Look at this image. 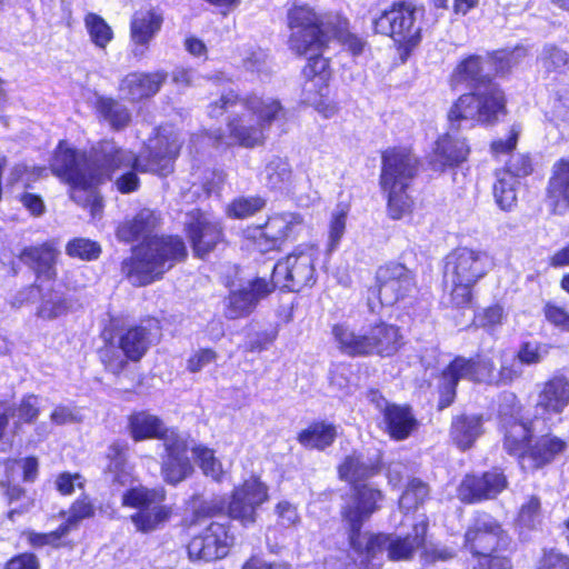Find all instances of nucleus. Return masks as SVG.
<instances>
[{"label":"nucleus","instance_id":"f257e3e1","mask_svg":"<svg viewBox=\"0 0 569 569\" xmlns=\"http://www.w3.org/2000/svg\"><path fill=\"white\" fill-rule=\"evenodd\" d=\"M290 36L289 49L297 56L308 57L302 73L306 86L315 87L322 97L330 78L329 60L322 56L330 41L331 27H341L339 14H321L308 4H295L287 13ZM311 90V88H308Z\"/></svg>","mask_w":569,"mask_h":569},{"label":"nucleus","instance_id":"f03ea898","mask_svg":"<svg viewBox=\"0 0 569 569\" xmlns=\"http://www.w3.org/2000/svg\"><path fill=\"white\" fill-rule=\"evenodd\" d=\"M240 104L241 112L228 122L229 134H216L219 146L237 143L246 148L263 144L273 123H284L287 110L281 102L269 96L251 93L242 99L233 91H228L208 106L210 117H219L230 108Z\"/></svg>","mask_w":569,"mask_h":569},{"label":"nucleus","instance_id":"7ed1b4c3","mask_svg":"<svg viewBox=\"0 0 569 569\" xmlns=\"http://www.w3.org/2000/svg\"><path fill=\"white\" fill-rule=\"evenodd\" d=\"M149 154L137 156L130 150L118 147L113 141H102L92 150L90 180L91 189L109 179L116 170L132 168L139 172H154L167 176L172 171L181 142L178 133L160 128L156 138L148 142Z\"/></svg>","mask_w":569,"mask_h":569},{"label":"nucleus","instance_id":"20e7f679","mask_svg":"<svg viewBox=\"0 0 569 569\" xmlns=\"http://www.w3.org/2000/svg\"><path fill=\"white\" fill-rule=\"evenodd\" d=\"M490 59L470 56L461 61L453 74L455 83H467L473 91L459 97L451 107L448 119L451 130L460 128V121L491 124L505 112V96L490 79Z\"/></svg>","mask_w":569,"mask_h":569},{"label":"nucleus","instance_id":"39448f33","mask_svg":"<svg viewBox=\"0 0 569 569\" xmlns=\"http://www.w3.org/2000/svg\"><path fill=\"white\" fill-rule=\"evenodd\" d=\"M186 246L179 237H153L133 250L122 262V272L137 286L159 279L173 263L186 256Z\"/></svg>","mask_w":569,"mask_h":569},{"label":"nucleus","instance_id":"423d86ee","mask_svg":"<svg viewBox=\"0 0 569 569\" xmlns=\"http://www.w3.org/2000/svg\"><path fill=\"white\" fill-rule=\"evenodd\" d=\"M493 258L485 250L459 247L452 250L445 262V284L450 290L451 301L457 307L471 301L473 286L493 268Z\"/></svg>","mask_w":569,"mask_h":569},{"label":"nucleus","instance_id":"0eeeda50","mask_svg":"<svg viewBox=\"0 0 569 569\" xmlns=\"http://www.w3.org/2000/svg\"><path fill=\"white\" fill-rule=\"evenodd\" d=\"M418 159L406 148H393L382 154L380 184L388 194L389 216L399 220L410 212L412 200L407 189L418 172Z\"/></svg>","mask_w":569,"mask_h":569},{"label":"nucleus","instance_id":"6e6552de","mask_svg":"<svg viewBox=\"0 0 569 569\" xmlns=\"http://www.w3.org/2000/svg\"><path fill=\"white\" fill-rule=\"evenodd\" d=\"M50 168L54 176L71 187L70 197L73 201L83 207H90L92 217L100 214L102 200L97 191L91 189V163L89 164L82 154L70 148L66 141H60L53 153Z\"/></svg>","mask_w":569,"mask_h":569},{"label":"nucleus","instance_id":"1a4fd4ad","mask_svg":"<svg viewBox=\"0 0 569 569\" xmlns=\"http://www.w3.org/2000/svg\"><path fill=\"white\" fill-rule=\"evenodd\" d=\"M332 335L339 349L348 356H391L401 347L399 328L386 322H377L359 332L343 325H336Z\"/></svg>","mask_w":569,"mask_h":569},{"label":"nucleus","instance_id":"9d476101","mask_svg":"<svg viewBox=\"0 0 569 569\" xmlns=\"http://www.w3.org/2000/svg\"><path fill=\"white\" fill-rule=\"evenodd\" d=\"M428 522L422 520L416 523L412 532L405 537L390 533L366 535L362 540V551H356L366 556L368 562L379 559L383 553L392 561L410 560L426 540Z\"/></svg>","mask_w":569,"mask_h":569},{"label":"nucleus","instance_id":"9b49d317","mask_svg":"<svg viewBox=\"0 0 569 569\" xmlns=\"http://www.w3.org/2000/svg\"><path fill=\"white\" fill-rule=\"evenodd\" d=\"M460 379L498 386L497 370L490 358L478 357L475 360L457 357L447 366L441 375L439 409H445L453 402L456 387Z\"/></svg>","mask_w":569,"mask_h":569},{"label":"nucleus","instance_id":"f8f14e48","mask_svg":"<svg viewBox=\"0 0 569 569\" xmlns=\"http://www.w3.org/2000/svg\"><path fill=\"white\" fill-rule=\"evenodd\" d=\"M319 257V249L315 244H299L284 259L279 260L272 270V281L276 287L299 291L315 282V261Z\"/></svg>","mask_w":569,"mask_h":569},{"label":"nucleus","instance_id":"ddd939ff","mask_svg":"<svg viewBox=\"0 0 569 569\" xmlns=\"http://www.w3.org/2000/svg\"><path fill=\"white\" fill-rule=\"evenodd\" d=\"M418 16L419 11L412 3H395L373 19V29L377 33L391 37L408 54L421 40Z\"/></svg>","mask_w":569,"mask_h":569},{"label":"nucleus","instance_id":"4468645a","mask_svg":"<svg viewBox=\"0 0 569 569\" xmlns=\"http://www.w3.org/2000/svg\"><path fill=\"white\" fill-rule=\"evenodd\" d=\"M382 498L383 496L380 490L367 485H355L352 501L342 510V518L349 528V542L355 551H362V540L367 535H362L360 531L362 523L379 509L378 502Z\"/></svg>","mask_w":569,"mask_h":569},{"label":"nucleus","instance_id":"2eb2a0df","mask_svg":"<svg viewBox=\"0 0 569 569\" xmlns=\"http://www.w3.org/2000/svg\"><path fill=\"white\" fill-rule=\"evenodd\" d=\"M233 543L227 525L211 521L200 533L193 536L187 546L191 561H213L224 558Z\"/></svg>","mask_w":569,"mask_h":569},{"label":"nucleus","instance_id":"dca6fc26","mask_svg":"<svg viewBox=\"0 0 569 569\" xmlns=\"http://www.w3.org/2000/svg\"><path fill=\"white\" fill-rule=\"evenodd\" d=\"M189 436L178 431H170L163 437L166 455L162 456L161 476L168 485L176 486L193 472L187 451Z\"/></svg>","mask_w":569,"mask_h":569},{"label":"nucleus","instance_id":"f3484780","mask_svg":"<svg viewBox=\"0 0 569 569\" xmlns=\"http://www.w3.org/2000/svg\"><path fill=\"white\" fill-rule=\"evenodd\" d=\"M465 540L466 546L477 557L497 552L508 543V537L500 523L485 512L473 518L466 531Z\"/></svg>","mask_w":569,"mask_h":569},{"label":"nucleus","instance_id":"a211bd4d","mask_svg":"<svg viewBox=\"0 0 569 569\" xmlns=\"http://www.w3.org/2000/svg\"><path fill=\"white\" fill-rule=\"evenodd\" d=\"M267 499L268 488L259 479L250 478L234 488L228 515L244 526L252 525L257 520V509Z\"/></svg>","mask_w":569,"mask_h":569},{"label":"nucleus","instance_id":"6ab92c4d","mask_svg":"<svg viewBox=\"0 0 569 569\" xmlns=\"http://www.w3.org/2000/svg\"><path fill=\"white\" fill-rule=\"evenodd\" d=\"M379 298L382 305L391 306L410 297L417 289L411 270L401 263H389L378 270Z\"/></svg>","mask_w":569,"mask_h":569},{"label":"nucleus","instance_id":"aec40b11","mask_svg":"<svg viewBox=\"0 0 569 569\" xmlns=\"http://www.w3.org/2000/svg\"><path fill=\"white\" fill-rule=\"evenodd\" d=\"M369 401L382 413L387 431L396 440L407 439L417 427V420L407 406L391 405L376 390L368 395Z\"/></svg>","mask_w":569,"mask_h":569},{"label":"nucleus","instance_id":"412c9836","mask_svg":"<svg viewBox=\"0 0 569 569\" xmlns=\"http://www.w3.org/2000/svg\"><path fill=\"white\" fill-rule=\"evenodd\" d=\"M303 219L297 212L274 213L266 223L257 229L254 239L262 251L280 246L287 238L302 226Z\"/></svg>","mask_w":569,"mask_h":569},{"label":"nucleus","instance_id":"4be33fe9","mask_svg":"<svg viewBox=\"0 0 569 569\" xmlns=\"http://www.w3.org/2000/svg\"><path fill=\"white\" fill-rule=\"evenodd\" d=\"M507 483L506 476L497 469L481 477L466 476L458 488V497L468 503L493 499L506 489Z\"/></svg>","mask_w":569,"mask_h":569},{"label":"nucleus","instance_id":"5701e85b","mask_svg":"<svg viewBox=\"0 0 569 569\" xmlns=\"http://www.w3.org/2000/svg\"><path fill=\"white\" fill-rule=\"evenodd\" d=\"M569 406V379L563 375L545 381L537 396L536 413L543 419L561 415Z\"/></svg>","mask_w":569,"mask_h":569},{"label":"nucleus","instance_id":"b1692460","mask_svg":"<svg viewBox=\"0 0 569 569\" xmlns=\"http://www.w3.org/2000/svg\"><path fill=\"white\" fill-rule=\"evenodd\" d=\"M187 229L197 256L204 257L221 239V227L197 210L188 214Z\"/></svg>","mask_w":569,"mask_h":569},{"label":"nucleus","instance_id":"393cba45","mask_svg":"<svg viewBox=\"0 0 569 569\" xmlns=\"http://www.w3.org/2000/svg\"><path fill=\"white\" fill-rule=\"evenodd\" d=\"M567 447V442L555 435L541 436L529 443L519 465L525 471H536L551 463Z\"/></svg>","mask_w":569,"mask_h":569},{"label":"nucleus","instance_id":"a878e982","mask_svg":"<svg viewBox=\"0 0 569 569\" xmlns=\"http://www.w3.org/2000/svg\"><path fill=\"white\" fill-rule=\"evenodd\" d=\"M163 14L156 8L136 11L130 21V39L136 46L134 56H141L149 43L160 32L163 24Z\"/></svg>","mask_w":569,"mask_h":569},{"label":"nucleus","instance_id":"bb28decb","mask_svg":"<svg viewBox=\"0 0 569 569\" xmlns=\"http://www.w3.org/2000/svg\"><path fill=\"white\" fill-rule=\"evenodd\" d=\"M272 290L273 286L264 278L250 281L247 287L230 293L227 316L236 319L250 313L257 302L267 297Z\"/></svg>","mask_w":569,"mask_h":569},{"label":"nucleus","instance_id":"cd10ccee","mask_svg":"<svg viewBox=\"0 0 569 569\" xmlns=\"http://www.w3.org/2000/svg\"><path fill=\"white\" fill-rule=\"evenodd\" d=\"M470 152L466 139L448 132L441 136L433 149L430 163L436 170H443L446 167L458 166L467 160Z\"/></svg>","mask_w":569,"mask_h":569},{"label":"nucleus","instance_id":"c85d7f7f","mask_svg":"<svg viewBox=\"0 0 569 569\" xmlns=\"http://www.w3.org/2000/svg\"><path fill=\"white\" fill-rule=\"evenodd\" d=\"M547 192V204L553 213L562 216L569 212V158L553 164Z\"/></svg>","mask_w":569,"mask_h":569},{"label":"nucleus","instance_id":"c756f323","mask_svg":"<svg viewBox=\"0 0 569 569\" xmlns=\"http://www.w3.org/2000/svg\"><path fill=\"white\" fill-rule=\"evenodd\" d=\"M158 335V321L149 319L144 323L129 329L120 338V348L128 359L138 361L146 353L150 343Z\"/></svg>","mask_w":569,"mask_h":569},{"label":"nucleus","instance_id":"7c9ffc66","mask_svg":"<svg viewBox=\"0 0 569 569\" xmlns=\"http://www.w3.org/2000/svg\"><path fill=\"white\" fill-rule=\"evenodd\" d=\"M167 79V73H129L120 83L121 93L131 101H139L156 94Z\"/></svg>","mask_w":569,"mask_h":569},{"label":"nucleus","instance_id":"2f4dec72","mask_svg":"<svg viewBox=\"0 0 569 569\" xmlns=\"http://www.w3.org/2000/svg\"><path fill=\"white\" fill-rule=\"evenodd\" d=\"M57 257L58 250L51 242L27 247L19 256L20 260L30 266L38 277H43L48 280L56 276L54 264Z\"/></svg>","mask_w":569,"mask_h":569},{"label":"nucleus","instance_id":"473e14b6","mask_svg":"<svg viewBox=\"0 0 569 569\" xmlns=\"http://www.w3.org/2000/svg\"><path fill=\"white\" fill-rule=\"evenodd\" d=\"M260 182L268 189L274 191H289L295 187L292 167L287 159L274 157L261 171Z\"/></svg>","mask_w":569,"mask_h":569},{"label":"nucleus","instance_id":"72a5a7b5","mask_svg":"<svg viewBox=\"0 0 569 569\" xmlns=\"http://www.w3.org/2000/svg\"><path fill=\"white\" fill-rule=\"evenodd\" d=\"M109 460L106 477L113 486L128 487L134 481L133 468L128 463L126 452L119 445H111L108 450Z\"/></svg>","mask_w":569,"mask_h":569},{"label":"nucleus","instance_id":"f704fd0d","mask_svg":"<svg viewBox=\"0 0 569 569\" xmlns=\"http://www.w3.org/2000/svg\"><path fill=\"white\" fill-rule=\"evenodd\" d=\"M502 427L505 430V449L510 455L517 456L520 460L529 446V439L532 435L529 423L510 417L503 419Z\"/></svg>","mask_w":569,"mask_h":569},{"label":"nucleus","instance_id":"c9c22d12","mask_svg":"<svg viewBox=\"0 0 569 569\" xmlns=\"http://www.w3.org/2000/svg\"><path fill=\"white\" fill-rule=\"evenodd\" d=\"M481 433L482 422L478 416H459L452 420L450 436L461 450L471 448Z\"/></svg>","mask_w":569,"mask_h":569},{"label":"nucleus","instance_id":"e433bc0d","mask_svg":"<svg viewBox=\"0 0 569 569\" xmlns=\"http://www.w3.org/2000/svg\"><path fill=\"white\" fill-rule=\"evenodd\" d=\"M379 470V466L371 459H366L360 453L348 456L339 467V476L350 483L372 477Z\"/></svg>","mask_w":569,"mask_h":569},{"label":"nucleus","instance_id":"4c0bfd02","mask_svg":"<svg viewBox=\"0 0 569 569\" xmlns=\"http://www.w3.org/2000/svg\"><path fill=\"white\" fill-rule=\"evenodd\" d=\"M129 427L131 436L136 441L149 438H160L163 440L164 435L171 431L164 429L162 421L157 416L144 411L133 413L129 419Z\"/></svg>","mask_w":569,"mask_h":569},{"label":"nucleus","instance_id":"58836bf2","mask_svg":"<svg viewBox=\"0 0 569 569\" xmlns=\"http://www.w3.org/2000/svg\"><path fill=\"white\" fill-rule=\"evenodd\" d=\"M337 431L333 425L318 421L301 430L297 440L306 448L323 450L335 441Z\"/></svg>","mask_w":569,"mask_h":569},{"label":"nucleus","instance_id":"ea45409f","mask_svg":"<svg viewBox=\"0 0 569 569\" xmlns=\"http://www.w3.org/2000/svg\"><path fill=\"white\" fill-rule=\"evenodd\" d=\"M171 513V507L162 502L137 511L130 519L137 531L148 533L163 526L170 519Z\"/></svg>","mask_w":569,"mask_h":569},{"label":"nucleus","instance_id":"a19ab883","mask_svg":"<svg viewBox=\"0 0 569 569\" xmlns=\"http://www.w3.org/2000/svg\"><path fill=\"white\" fill-rule=\"evenodd\" d=\"M156 226V216L150 209H142L132 220H127L117 229L121 241L132 242L140 236L150 232Z\"/></svg>","mask_w":569,"mask_h":569},{"label":"nucleus","instance_id":"79ce46f5","mask_svg":"<svg viewBox=\"0 0 569 569\" xmlns=\"http://www.w3.org/2000/svg\"><path fill=\"white\" fill-rule=\"evenodd\" d=\"M164 500L166 490L163 488L150 489L140 485L129 488L122 495V506L136 508L138 511L153 505L162 503Z\"/></svg>","mask_w":569,"mask_h":569},{"label":"nucleus","instance_id":"37998d69","mask_svg":"<svg viewBox=\"0 0 569 569\" xmlns=\"http://www.w3.org/2000/svg\"><path fill=\"white\" fill-rule=\"evenodd\" d=\"M538 64L546 74H565L569 69V52L548 43L538 56Z\"/></svg>","mask_w":569,"mask_h":569},{"label":"nucleus","instance_id":"c03bdc74","mask_svg":"<svg viewBox=\"0 0 569 569\" xmlns=\"http://www.w3.org/2000/svg\"><path fill=\"white\" fill-rule=\"evenodd\" d=\"M97 111L116 130L123 129L131 120V114L127 107L112 98H99Z\"/></svg>","mask_w":569,"mask_h":569},{"label":"nucleus","instance_id":"a18cd8bd","mask_svg":"<svg viewBox=\"0 0 569 569\" xmlns=\"http://www.w3.org/2000/svg\"><path fill=\"white\" fill-rule=\"evenodd\" d=\"M497 181L493 184L496 202L502 210H510L517 201L516 186L518 180L508 172H496Z\"/></svg>","mask_w":569,"mask_h":569},{"label":"nucleus","instance_id":"49530a36","mask_svg":"<svg viewBox=\"0 0 569 569\" xmlns=\"http://www.w3.org/2000/svg\"><path fill=\"white\" fill-rule=\"evenodd\" d=\"M429 498V487L419 479H412L399 499V508L405 511H413L421 507Z\"/></svg>","mask_w":569,"mask_h":569},{"label":"nucleus","instance_id":"de8ad7c7","mask_svg":"<svg viewBox=\"0 0 569 569\" xmlns=\"http://www.w3.org/2000/svg\"><path fill=\"white\" fill-rule=\"evenodd\" d=\"M84 27L90 36L91 41L101 49H104L113 39V31L106 20L96 14L88 13L84 17Z\"/></svg>","mask_w":569,"mask_h":569},{"label":"nucleus","instance_id":"09e8293b","mask_svg":"<svg viewBox=\"0 0 569 569\" xmlns=\"http://www.w3.org/2000/svg\"><path fill=\"white\" fill-rule=\"evenodd\" d=\"M349 206L346 203H339L331 213L327 244V250L329 252H332L338 248L340 240L345 234Z\"/></svg>","mask_w":569,"mask_h":569},{"label":"nucleus","instance_id":"8fccbe9b","mask_svg":"<svg viewBox=\"0 0 569 569\" xmlns=\"http://www.w3.org/2000/svg\"><path fill=\"white\" fill-rule=\"evenodd\" d=\"M40 413L39 399L34 395L26 396L11 409L13 426L18 429L23 423H33Z\"/></svg>","mask_w":569,"mask_h":569},{"label":"nucleus","instance_id":"3c124183","mask_svg":"<svg viewBox=\"0 0 569 569\" xmlns=\"http://www.w3.org/2000/svg\"><path fill=\"white\" fill-rule=\"evenodd\" d=\"M6 496L11 509L8 512V517L13 520L14 516H20L30 511L34 506V498L29 495L21 487L13 485L8 486L6 489Z\"/></svg>","mask_w":569,"mask_h":569},{"label":"nucleus","instance_id":"603ef678","mask_svg":"<svg viewBox=\"0 0 569 569\" xmlns=\"http://www.w3.org/2000/svg\"><path fill=\"white\" fill-rule=\"evenodd\" d=\"M192 453L206 476L211 477L216 481L221 480L223 475L222 465L216 459L213 450L203 446H194Z\"/></svg>","mask_w":569,"mask_h":569},{"label":"nucleus","instance_id":"864d4df0","mask_svg":"<svg viewBox=\"0 0 569 569\" xmlns=\"http://www.w3.org/2000/svg\"><path fill=\"white\" fill-rule=\"evenodd\" d=\"M264 206L266 200L259 196L239 197L228 206L227 213L229 217L243 219L262 210Z\"/></svg>","mask_w":569,"mask_h":569},{"label":"nucleus","instance_id":"5fc2aeb1","mask_svg":"<svg viewBox=\"0 0 569 569\" xmlns=\"http://www.w3.org/2000/svg\"><path fill=\"white\" fill-rule=\"evenodd\" d=\"M66 252L72 258L82 260H94L101 253V247L98 242L87 238H76L68 242Z\"/></svg>","mask_w":569,"mask_h":569},{"label":"nucleus","instance_id":"6e6d98bb","mask_svg":"<svg viewBox=\"0 0 569 569\" xmlns=\"http://www.w3.org/2000/svg\"><path fill=\"white\" fill-rule=\"evenodd\" d=\"M526 57V49L516 48L511 51H497L490 59V66H495L498 73H506L517 66Z\"/></svg>","mask_w":569,"mask_h":569},{"label":"nucleus","instance_id":"4d7b16f0","mask_svg":"<svg viewBox=\"0 0 569 569\" xmlns=\"http://www.w3.org/2000/svg\"><path fill=\"white\" fill-rule=\"evenodd\" d=\"M340 20L343 24L339 27V29L333 26L331 27L332 31L330 32V39L338 38L343 47H346L353 56L361 54L365 50L366 41L358 36L348 32V21L341 16Z\"/></svg>","mask_w":569,"mask_h":569},{"label":"nucleus","instance_id":"13d9d810","mask_svg":"<svg viewBox=\"0 0 569 569\" xmlns=\"http://www.w3.org/2000/svg\"><path fill=\"white\" fill-rule=\"evenodd\" d=\"M548 346L540 342H525L520 346L516 358L519 362L526 366H533L540 363L548 355Z\"/></svg>","mask_w":569,"mask_h":569},{"label":"nucleus","instance_id":"bf43d9fd","mask_svg":"<svg viewBox=\"0 0 569 569\" xmlns=\"http://www.w3.org/2000/svg\"><path fill=\"white\" fill-rule=\"evenodd\" d=\"M68 311V303L66 299L59 293H51L49 298L43 299L39 309L38 316L43 319H56Z\"/></svg>","mask_w":569,"mask_h":569},{"label":"nucleus","instance_id":"052dcab7","mask_svg":"<svg viewBox=\"0 0 569 569\" xmlns=\"http://www.w3.org/2000/svg\"><path fill=\"white\" fill-rule=\"evenodd\" d=\"M541 518V502L537 496H530L525 503L521 505L518 520L520 525L527 528H533Z\"/></svg>","mask_w":569,"mask_h":569},{"label":"nucleus","instance_id":"680f3d73","mask_svg":"<svg viewBox=\"0 0 569 569\" xmlns=\"http://www.w3.org/2000/svg\"><path fill=\"white\" fill-rule=\"evenodd\" d=\"M522 375V366L517 358L501 361L500 369L497 371L498 386L510 385Z\"/></svg>","mask_w":569,"mask_h":569},{"label":"nucleus","instance_id":"e2e57ef3","mask_svg":"<svg viewBox=\"0 0 569 569\" xmlns=\"http://www.w3.org/2000/svg\"><path fill=\"white\" fill-rule=\"evenodd\" d=\"M499 171L508 172L512 174L515 179L528 176L532 171L531 160L527 154H511L508 162L506 163V168Z\"/></svg>","mask_w":569,"mask_h":569},{"label":"nucleus","instance_id":"0e129e2a","mask_svg":"<svg viewBox=\"0 0 569 569\" xmlns=\"http://www.w3.org/2000/svg\"><path fill=\"white\" fill-rule=\"evenodd\" d=\"M274 512L278 518V525L283 528L296 527L300 523L301 518L297 507L288 501H281L276 506Z\"/></svg>","mask_w":569,"mask_h":569},{"label":"nucleus","instance_id":"69168bd1","mask_svg":"<svg viewBox=\"0 0 569 569\" xmlns=\"http://www.w3.org/2000/svg\"><path fill=\"white\" fill-rule=\"evenodd\" d=\"M538 569H569V556L555 549L545 550L538 561Z\"/></svg>","mask_w":569,"mask_h":569},{"label":"nucleus","instance_id":"338daca9","mask_svg":"<svg viewBox=\"0 0 569 569\" xmlns=\"http://www.w3.org/2000/svg\"><path fill=\"white\" fill-rule=\"evenodd\" d=\"M475 569H511L510 559L497 552H489L479 557Z\"/></svg>","mask_w":569,"mask_h":569},{"label":"nucleus","instance_id":"774afa93","mask_svg":"<svg viewBox=\"0 0 569 569\" xmlns=\"http://www.w3.org/2000/svg\"><path fill=\"white\" fill-rule=\"evenodd\" d=\"M217 360V353L212 349H200L188 360V370L199 372Z\"/></svg>","mask_w":569,"mask_h":569}]
</instances>
